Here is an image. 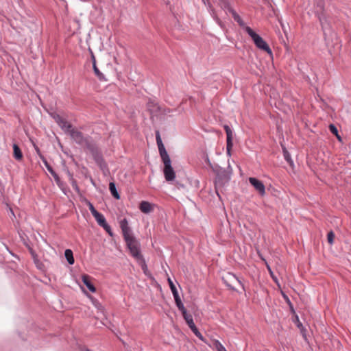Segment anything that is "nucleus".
Wrapping results in <instances>:
<instances>
[{
  "mask_svg": "<svg viewBox=\"0 0 351 351\" xmlns=\"http://www.w3.org/2000/svg\"><path fill=\"white\" fill-rule=\"evenodd\" d=\"M42 160H43V162H44L46 168L47 169V170L49 171V172L53 175V173H55L56 172L54 171V170L53 169V168L51 167V166L47 162V160L42 156Z\"/></svg>",
  "mask_w": 351,
  "mask_h": 351,
  "instance_id": "bb28decb",
  "label": "nucleus"
},
{
  "mask_svg": "<svg viewBox=\"0 0 351 351\" xmlns=\"http://www.w3.org/2000/svg\"><path fill=\"white\" fill-rule=\"evenodd\" d=\"M334 238H335V234L333 233V232L332 231L329 232L327 235V239H328V242L330 245H332L333 243Z\"/></svg>",
  "mask_w": 351,
  "mask_h": 351,
  "instance_id": "c85d7f7f",
  "label": "nucleus"
},
{
  "mask_svg": "<svg viewBox=\"0 0 351 351\" xmlns=\"http://www.w3.org/2000/svg\"><path fill=\"white\" fill-rule=\"evenodd\" d=\"M87 148L92 153V155H93L95 160L96 161V162L99 165H101L104 160H103L102 156L99 153L97 147L95 145L90 144V145H88V147H87Z\"/></svg>",
  "mask_w": 351,
  "mask_h": 351,
  "instance_id": "ddd939ff",
  "label": "nucleus"
},
{
  "mask_svg": "<svg viewBox=\"0 0 351 351\" xmlns=\"http://www.w3.org/2000/svg\"><path fill=\"white\" fill-rule=\"evenodd\" d=\"M110 236L112 235L110 226L107 223L101 226Z\"/></svg>",
  "mask_w": 351,
  "mask_h": 351,
  "instance_id": "2f4dec72",
  "label": "nucleus"
},
{
  "mask_svg": "<svg viewBox=\"0 0 351 351\" xmlns=\"http://www.w3.org/2000/svg\"><path fill=\"white\" fill-rule=\"evenodd\" d=\"M232 0H218V4L222 10L230 12L231 10H234L232 6Z\"/></svg>",
  "mask_w": 351,
  "mask_h": 351,
  "instance_id": "dca6fc26",
  "label": "nucleus"
},
{
  "mask_svg": "<svg viewBox=\"0 0 351 351\" xmlns=\"http://www.w3.org/2000/svg\"><path fill=\"white\" fill-rule=\"evenodd\" d=\"M212 168L216 173V187L229 182L232 173V169L230 165L228 166V169L221 168L219 165H215V167H212Z\"/></svg>",
  "mask_w": 351,
  "mask_h": 351,
  "instance_id": "7ed1b4c3",
  "label": "nucleus"
},
{
  "mask_svg": "<svg viewBox=\"0 0 351 351\" xmlns=\"http://www.w3.org/2000/svg\"><path fill=\"white\" fill-rule=\"evenodd\" d=\"M164 164L163 173L167 182L173 181L176 178V172L171 166V158L162 160Z\"/></svg>",
  "mask_w": 351,
  "mask_h": 351,
  "instance_id": "0eeeda50",
  "label": "nucleus"
},
{
  "mask_svg": "<svg viewBox=\"0 0 351 351\" xmlns=\"http://www.w3.org/2000/svg\"><path fill=\"white\" fill-rule=\"evenodd\" d=\"M82 351H91V350H90L88 349H84V350H82Z\"/></svg>",
  "mask_w": 351,
  "mask_h": 351,
  "instance_id": "58836bf2",
  "label": "nucleus"
},
{
  "mask_svg": "<svg viewBox=\"0 0 351 351\" xmlns=\"http://www.w3.org/2000/svg\"><path fill=\"white\" fill-rule=\"evenodd\" d=\"M168 282H169V287H170V289H171V291L173 293V298H174V300H175V302H176V306L177 307L179 308H184V304L179 296V294H178V290L175 286V285L173 284V282L171 281V280L170 278L168 279Z\"/></svg>",
  "mask_w": 351,
  "mask_h": 351,
  "instance_id": "9d476101",
  "label": "nucleus"
},
{
  "mask_svg": "<svg viewBox=\"0 0 351 351\" xmlns=\"http://www.w3.org/2000/svg\"><path fill=\"white\" fill-rule=\"evenodd\" d=\"M223 282L231 290L236 291V289L232 285L234 281L239 282L243 290H245L244 285L241 281L232 273H228L226 276L222 277Z\"/></svg>",
  "mask_w": 351,
  "mask_h": 351,
  "instance_id": "1a4fd4ad",
  "label": "nucleus"
},
{
  "mask_svg": "<svg viewBox=\"0 0 351 351\" xmlns=\"http://www.w3.org/2000/svg\"><path fill=\"white\" fill-rule=\"evenodd\" d=\"M51 116L64 133L69 134L77 144L80 145H84L86 147H88V145L91 144L88 139L85 137L80 131L73 128L72 125L60 114L53 112L51 114Z\"/></svg>",
  "mask_w": 351,
  "mask_h": 351,
  "instance_id": "f03ea898",
  "label": "nucleus"
},
{
  "mask_svg": "<svg viewBox=\"0 0 351 351\" xmlns=\"http://www.w3.org/2000/svg\"><path fill=\"white\" fill-rule=\"evenodd\" d=\"M232 14V18L234 20L239 24V25L246 32V28H250V27L247 26L245 23V22L243 21L241 17L237 14V12L233 10H231L230 12Z\"/></svg>",
  "mask_w": 351,
  "mask_h": 351,
  "instance_id": "4468645a",
  "label": "nucleus"
},
{
  "mask_svg": "<svg viewBox=\"0 0 351 351\" xmlns=\"http://www.w3.org/2000/svg\"><path fill=\"white\" fill-rule=\"evenodd\" d=\"M86 204L88 206V208L91 213V214L93 215V216H95V215H97L99 212L95 208L94 206L93 205V204L86 200Z\"/></svg>",
  "mask_w": 351,
  "mask_h": 351,
  "instance_id": "a878e982",
  "label": "nucleus"
},
{
  "mask_svg": "<svg viewBox=\"0 0 351 351\" xmlns=\"http://www.w3.org/2000/svg\"><path fill=\"white\" fill-rule=\"evenodd\" d=\"M287 304L289 305L290 308V311L292 315V322L296 325V326L300 330V332L303 337V338L306 340V330L303 326L302 324L300 322L298 315L295 314V310L293 308V306L290 302L289 299L287 297Z\"/></svg>",
  "mask_w": 351,
  "mask_h": 351,
  "instance_id": "423d86ee",
  "label": "nucleus"
},
{
  "mask_svg": "<svg viewBox=\"0 0 351 351\" xmlns=\"http://www.w3.org/2000/svg\"><path fill=\"white\" fill-rule=\"evenodd\" d=\"M109 190L112 194V195L117 199H120V195L119 194L116 185L114 182H110L109 184Z\"/></svg>",
  "mask_w": 351,
  "mask_h": 351,
  "instance_id": "412c9836",
  "label": "nucleus"
},
{
  "mask_svg": "<svg viewBox=\"0 0 351 351\" xmlns=\"http://www.w3.org/2000/svg\"><path fill=\"white\" fill-rule=\"evenodd\" d=\"M274 280L276 281V284H277V285H278V288H279V289L280 291V293H281L282 297L285 299V291L282 289V287H280V285L278 281L277 280V279L274 278Z\"/></svg>",
  "mask_w": 351,
  "mask_h": 351,
  "instance_id": "473e14b6",
  "label": "nucleus"
},
{
  "mask_svg": "<svg viewBox=\"0 0 351 351\" xmlns=\"http://www.w3.org/2000/svg\"><path fill=\"white\" fill-rule=\"evenodd\" d=\"M179 310L182 312V316L186 321L187 325L190 328V329L193 331V332L195 334V335L198 337L200 340L204 341V337L200 333V332L197 328L193 319V316L188 313L185 307L184 306V308H179Z\"/></svg>",
  "mask_w": 351,
  "mask_h": 351,
  "instance_id": "39448f33",
  "label": "nucleus"
},
{
  "mask_svg": "<svg viewBox=\"0 0 351 351\" xmlns=\"http://www.w3.org/2000/svg\"><path fill=\"white\" fill-rule=\"evenodd\" d=\"M276 129H277V133L279 136V142L282 147V152L285 157V145L284 143V135H283V128H282V120H280V123L277 121L276 123Z\"/></svg>",
  "mask_w": 351,
  "mask_h": 351,
  "instance_id": "f8f14e48",
  "label": "nucleus"
},
{
  "mask_svg": "<svg viewBox=\"0 0 351 351\" xmlns=\"http://www.w3.org/2000/svg\"><path fill=\"white\" fill-rule=\"evenodd\" d=\"M119 226L121 229L124 240L126 242L127 246L130 250L131 255L138 261L143 262L145 265L143 255L141 253L140 243L133 236L128 220L125 218L121 219L119 222Z\"/></svg>",
  "mask_w": 351,
  "mask_h": 351,
  "instance_id": "f257e3e1",
  "label": "nucleus"
},
{
  "mask_svg": "<svg viewBox=\"0 0 351 351\" xmlns=\"http://www.w3.org/2000/svg\"><path fill=\"white\" fill-rule=\"evenodd\" d=\"M319 6H320V9H322V8H323V5H322V2L320 3Z\"/></svg>",
  "mask_w": 351,
  "mask_h": 351,
  "instance_id": "4c0bfd02",
  "label": "nucleus"
},
{
  "mask_svg": "<svg viewBox=\"0 0 351 351\" xmlns=\"http://www.w3.org/2000/svg\"><path fill=\"white\" fill-rule=\"evenodd\" d=\"M319 21H320L321 25L322 26V28H324L325 27V24H324V21H323V19L321 17H319Z\"/></svg>",
  "mask_w": 351,
  "mask_h": 351,
  "instance_id": "c9c22d12",
  "label": "nucleus"
},
{
  "mask_svg": "<svg viewBox=\"0 0 351 351\" xmlns=\"http://www.w3.org/2000/svg\"><path fill=\"white\" fill-rule=\"evenodd\" d=\"M93 217H95V220L100 226H103L104 225H106V223H107L104 216L101 213H98Z\"/></svg>",
  "mask_w": 351,
  "mask_h": 351,
  "instance_id": "5701e85b",
  "label": "nucleus"
},
{
  "mask_svg": "<svg viewBox=\"0 0 351 351\" xmlns=\"http://www.w3.org/2000/svg\"><path fill=\"white\" fill-rule=\"evenodd\" d=\"M139 209L143 213L148 214L154 209V205L147 201H142L139 205Z\"/></svg>",
  "mask_w": 351,
  "mask_h": 351,
  "instance_id": "2eb2a0df",
  "label": "nucleus"
},
{
  "mask_svg": "<svg viewBox=\"0 0 351 351\" xmlns=\"http://www.w3.org/2000/svg\"><path fill=\"white\" fill-rule=\"evenodd\" d=\"M202 2L207 6V10L210 13V16L213 19V20L217 23V24L221 28L223 29L225 27L224 23L219 19L218 16L217 12L216 10L214 8L211 3L209 0H202Z\"/></svg>",
  "mask_w": 351,
  "mask_h": 351,
  "instance_id": "6e6552de",
  "label": "nucleus"
},
{
  "mask_svg": "<svg viewBox=\"0 0 351 351\" xmlns=\"http://www.w3.org/2000/svg\"><path fill=\"white\" fill-rule=\"evenodd\" d=\"M92 60H93V68L95 73V75L98 77L99 80H105V77L104 74L99 70L96 65V60L95 56H92Z\"/></svg>",
  "mask_w": 351,
  "mask_h": 351,
  "instance_id": "a211bd4d",
  "label": "nucleus"
},
{
  "mask_svg": "<svg viewBox=\"0 0 351 351\" xmlns=\"http://www.w3.org/2000/svg\"><path fill=\"white\" fill-rule=\"evenodd\" d=\"M249 182L254 187V189L260 193L261 195H265V187L263 182L255 178H250Z\"/></svg>",
  "mask_w": 351,
  "mask_h": 351,
  "instance_id": "9b49d317",
  "label": "nucleus"
},
{
  "mask_svg": "<svg viewBox=\"0 0 351 351\" xmlns=\"http://www.w3.org/2000/svg\"><path fill=\"white\" fill-rule=\"evenodd\" d=\"M246 33L250 36L257 48L266 51L269 55L272 54V51L268 44L262 38V37L254 32L252 28H246Z\"/></svg>",
  "mask_w": 351,
  "mask_h": 351,
  "instance_id": "20e7f679",
  "label": "nucleus"
},
{
  "mask_svg": "<svg viewBox=\"0 0 351 351\" xmlns=\"http://www.w3.org/2000/svg\"><path fill=\"white\" fill-rule=\"evenodd\" d=\"M51 176L53 177V178H54V180H55V181H56V184H58L60 188H61V187H62V186H63V183H62V182L60 180V177L58 176V175L56 173H53V175H51Z\"/></svg>",
  "mask_w": 351,
  "mask_h": 351,
  "instance_id": "cd10ccee",
  "label": "nucleus"
},
{
  "mask_svg": "<svg viewBox=\"0 0 351 351\" xmlns=\"http://www.w3.org/2000/svg\"><path fill=\"white\" fill-rule=\"evenodd\" d=\"M213 346L217 351H227L225 347L218 340L214 341Z\"/></svg>",
  "mask_w": 351,
  "mask_h": 351,
  "instance_id": "b1692460",
  "label": "nucleus"
},
{
  "mask_svg": "<svg viewBox=\"0 0 351 351\" xmlns=\"http://www.w3.org/2000/svg\"><path fill=\"white\" fill-rule=\"evenodd\" d=\"M82 282L86 286V287L89 289V291L92 293H95L96 291V289L93 283L90 280V277L88 275H83L82 277Z\"/></svg>",
  "mask_w": 351,
  "mask_h": 351,
  "instance_id": "f3484780",
  "label": "nucleus"
},
{
  "mask_svg": "<svg viewBox=\"0 0 351 351\" xmlns=\"http://www.w3.org/2000/svg\"><path fill=\"white\" fill-rule=\"evenodd\" d=\"M157 145L163 144L158 132H156V135Z\"/></svg>",
  "mask_w": 351,
  "mask_h": 351,
  "instance_id": "f704fd0d",
  "label": "nucleus"
},
{
  "mask_svg": "<svg viewBox=\"0 0 351 351\" xmlns=\"http://www.w3.org/2000/svg\"><path fill=\"white\" fill-rule=\"evenodd\" d=\"M224 130L226 133L227 138H232V132L228 125H224Z\"/></svg>",
  "mask_w": 351,
  "mask_h": 351,
  "instance_id": "c756f323",
  "label": "nucleus"
},
{
  "mask_svg": "<svg viewBox=\"0 0 351 351\" xmlns=\"http://www.w3.org/2000/svg\"><path fill=\"white\" fill-rule=\"evenodd\" d=\"M207 161H208V162L209 163V165H211V164H210V160H209L208 158H207Z\"/></svg>",
  "mask_w": 351,
  "mask_h": 351,
  "instance_id": "ea45409f",
  "label": "nucleus"
},
{
  "mask_svg": "<svg viewBox=\"0 0 351 351\" xmlns=\"http://www.w3.org/2000/svg\"><path fill=\"white\" fill-rule=\"evenodd\" d=\"M281 26H282V29L284 30V25L282 23H281Z\"/></svg>",
  "mask_w": 351,
  "mask_h": 351,
  "instance_id": "a19ab883",
  "label": "nucleus"
},
{
  "mask_svg": "<svg viewBox=\"0 0 351 351\" xmlns=\"http://www.w3.org/2000/svg\"><path fill=\"white\" fill-rule=\"evenodd\" d=\"M10 213H12V215L13 216H14V212H13V210H12L11 208H10Z\"/></svg>",
  "mask_w": 351,
  "mask_h": 351,
  "instance_id": "e433bc0d",
  "label": "nucleus"
},
{
  "mask_svg": "<svg viewBox=\"0 0 351 351\" xmlns=\"http://www.w3.org/2000/svg\"><path fill=\"white\" fill-rule=\"evenodd\" d=\"M226 149H227V154L230 156V151L232 149V147L233 146V144H232V138H227L226 140Z\"/></svg>",
  "mask_w": 351,
  "mask_h": 351,
  "instance_id": "393cba45",
  "label": "nucleus"
},
{
  "mask_svg": "<svg viewBox=\"0 0 351 351\" xmlns=\"http://www.w3.org/2000/svg\"><path fill=\"white\" fill-rule=\"evenodd\" d=\"M64 256H65V258L69 265L74 264L75 260H74L73 254V252L71 250L66 249L64 252Z\"/></svg>",
  "mask_w": 351,
  "mask_h": 351,
  "instance_id": "aec40b11",
  "label": "nucleus"
},
{
  "mask_svg": "<svg viewBox=\"0 0 351 351\" xmlns=\"http://www.w3.org/2000/svg\"><path fill=\"white\" fill-rule=\"evenodd\" d=\"M286 158H287V163H288L291 167H293V162L291 159V157H290V156H289V153L287 152Z\"/></svg>",
  "mask_w": 351,
  "mask_h": 351,
  "instance_id": "72a5a7b5",
  "label": "nucleus"
},
{
  "mask_svg": "<svg viewBox=\"0 0 351 351\" xmlns=\"http://www.w3.org/2000/svg\"><path fill=\"white\" fill-rule=\"evenodd\" d=\"M158 147L162 160L170 158L163 144L158 145Z\"/></svg>",
  "mask_w": 351,
  "mask_h": 351,
  "instance_id": "6ab92c4d",
  "label": "nucleus"
},
{
  "mask_svg": "<svg viewBox=\"0 0 351 351\" xmlns=\"http://www.w3.org/2000/svg\"><path fill=\"white\" fill-rule=\"evenodd\" d=\"M14 157L16 160H20L23 158V154L16 144L13 145Z\"/></svg>",
  "mask_w": 351,
  "mask_h": 351,
  "instance_id": "4be33fe9",
  "label": "nucleus"
},
{
  "mask_svg": "<svg viewBox=\"0 0 351 351\" xmlns=\"http://www.w3.org/2000/svg\"><path fill=\"white\" fill-rule=\"evenodd\" d=\"M329 128H330V132L332 134L337 135V136L339 138V137L338 136V130H337V128L334 125L331 124V125H330Z\"/></svg>",
  "mask_w": 351,
  "mask_h": 351,
  "instance_id": "7c9ffc66",
  "label": "nucleus"
}]
</instances>
